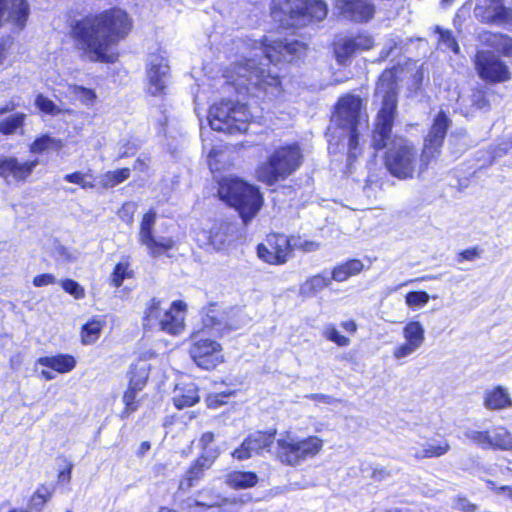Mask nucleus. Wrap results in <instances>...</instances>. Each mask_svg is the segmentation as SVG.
Returning a JSON list of instances; mask_svg holds the SVG:
<instances>
[{"label":"nucleus","mask_w":512,"mask_h":512,"mask_svg":"<svg viewBox=\"0 0 512 512\" xmlns=\"http://www.w3.org/2000/svg\"><path fill=\"white\" fill-rule=\"evenodd\" d=\"M396 110V95L386 91L382 107L376 117L371 145L376 151L386 149L384 158L386 169L392 176L406 180L413 178L417 168L420 173L425 171L429 163L440 155L451 120L444 111L437 113L424 139L419 158L418 150L409 140L392 135Z\"/></svg>","instance_id":"obj_1"},{"label":"nucleus","mask_w":512,"mask_h":512,"mask_svg":"<svg viewBox=\"0 0 512 512\" xmlns=\"http://www.w3.org/2000/svg\"><path fill=\"white\" fill-rule=\"evenodd\" d=\"M234 45L242 50L241 56L225 69L224 77L237 89H245L252 94L277 90L280 75L276 66L297 61L306 52V44L288 38L269 40L264 37L260 41L238 39Z\"/></svg>","instance_id":"obj_2"},{"label":"nucleus","mask_w":512,"mask_h":512,"mask_svg":"<svg viewBox=\"0 0 512 512\" xmlns=\"http://www.w3.org/2000/svg\"><path fill=\"white\" fill-rule=\"evenodd\" d=\"M131 28L129 15L120 8H111L73 20L70 36L75 48L90 61L112 63L110 48L124 39Z\"/></svg>","instance_id":"obj_3"},{"label":"nucleus","mask_w":512,"mask_h":512,"mask_svg":"<svg viewBox=\"0 0 512 512\" xmlns=\"http://www.w3.org/2000/svg\"><path fill=\"white\" fill-rule=\"evenodd\" d=\"M219 198L234 208L244 225L261 210L264 198L259 188L234 176L223 177L218 183Z\"/></svg>","instance_id":"obj_4"},{"label":"nucleus","mask_w":512,"mask_h":512,"mask_svg":"<svg viewBox=\"0 0 512 512\" xmlns=\"http://www.w3.org/2000/svg\"><path fill=\"white\" fill-rule=\"evenodd\" d=\"M362 100L358 96L347 95L342 97L336 106L333 121L346 132L347 158L349 164L361 154L359 145V127L363 125ZM345 138V136H343Z\"/></svg>","instance_id":"obj_5"},{"label":"nucleus","mask_w":512,"mask_h":512,"mask_svg":"<svg viewBox=\"0 0 512 512\" xmlns=\"http://www.w3.org/2000/svg\"><path fill=\"white\" fill-rule=\"evenodd\" d=\"M303 155L297 143L277 148L257 169L258 180L271 186L292 175L301 165Z\"/></svg>","instance_id":"obj_6"},{"label":"nucleus","mask_w":512,"mask_h":512,"mask_svg":"<svg viewBox=\"0 0 512 512\" xmlns=\"http://www.w3.org/2000/svg\"><path fill=\"white\" fill-rule=\"evenodd\" d=\"M249 322L241 309H221L217 303H210L202 309V328L196 333L205 336L222 337L238 330Z\"/></svg>","instance_id":"obj_7"},{"label":"nucleus","mask_w":512,"mask_h":512,"mask_svg":"<svg viewBox=\"0 0 512 512\" xmlns=\"http://www.w3.org/2000/svg\"><path fill=\"white\" fill-rule=\"evenodd\" d=\"M251 113L246 104L222 100L209 109L208 120L215 131L229 134L243 133L248 129Z\"/></svg>","instance_id":"obj_8"},{"label":"nucleus","mask_w":512,"mask_h":512,"mask_svg":"<svg viewBox=\"0 0 512 512\" xmlns=\"http://www.w3.org/2000/svg\"><path fill=\"white\" fill-rule=\"evenodd\" d=\"M323 441L317 436L300 438L287 433L277 440L276 455L285 465L297 466L315 457L322 449Z\"/></svg>","instance_id":"obj_9"},{"label":"nucleus","mask_w":512,"mask_h":512,"mask_svg":"<svg viewBox=\"0 0 512 512\" xmlns=\"http://www.w3.org/2000/svg\"><path fill=\"white\" fill-rule=\"evenodd\" d=\"M146 91L151 96H164L171 81V70L165 51L149 53L145 66Z\"/></svg>","instance_id":"obj_10"},{"label":"nucleus","mask_w":512,"mask_h":512,"mask_svg":"<svg viewBox=\"0 0 512 512\" xmlns=\"http://www.w3.org/2000/svg\"><path fill=\"white\" fill-rule=\"evenodd\" d=\"M191 338L193 342L189 354L199 368L211 370L223 362L222 347L217 341L196 332L192 334Z\"/></svg>","instance_id":"obj_11"},{"label":"nucleus","mask_w":512,"mask_h":512,"mask_svg":"<svg viewBox=\"0 0 512 512\" xmlns=\"http://www.w3.org/2000/svg\"><path fill=\"white\" fill-rule=\"evenodd\" d=\"M474 63L479 77L486 82L501 83L511 78L509 67L491 50L477 51Z\"/></svg>","instance_id":"obj_12"},{"label":"nucleus","mask_w":512,"mask_h":512,"mask_svg":"<svg viewBox=\"0 0 512 512\" xmlns=\"http://www.w3.org/2000/svg\"><path fill=\"white\" fill-rule=\"evenodd\" d=\"M473 13L484 24L512 26V6L505 0H476Z\"/></svg>","instance_id":"obj_13"},{"label":"nucleus","mask_w":512,"mask_h":512,"mask_svg":"<svg viewBox=\"0 0 512 512\" xmlns=\"http://www.w3.org/2000/svg\"><path fill=\"white\" fill-rule=\"evenodd\" d=\"M156 220V212L148 211L140 224L139 241L148 249L151 257L157 258L165 254L175 246V241L171 237H155L153 229Z\"/></svg>","instance_id":"obj_14"},{"label":"nucleus","mask_w":512,"mask_h":512,"mask_svg":"<svg viewBox=\"0 0 512 512\" xmlns=\"http://www.w3.org/2000/svg\"><path fill=\"white\" fill-rule=\"evenodd\" d=\"M374 46L372 36L358 34L356 36L340 37L333 43L335 59L340 65H347L359 52L369 50Z\"/></svg>","instance_id":"obj_15"},{"label":"nucleus","mask_w":512,"mask_h":512,"mask_svg":"<svg viewBox=\"0 0 512 512\" xmlns=\"http://www.w3.org/2000/svg\"><path fill=\"white\" fill-rule=\"evenodd\" d=\"M292 253L291 237L285 235H271L267 239L266 244L257 246L258 257L273 265H281L287 262Z\"/></svg>","instance_id":"obj_16"},{"label":"nucleus","mask_w":512,"mask_h":512,"mask_svg":"<svg viewBox=\"0 0 512 512\" xmlns=\"http://www.w3.org/2000/svg\"><path fill=\"white\" fill-rule=\"evenodd\" d=\"M304 0H272V17L284 26L299 27L303 25Z\"/></svg>","instance_id":"obj_17"},{"label":"nucleus","mask_w":512,"mask_h":512,"mask_svg":"<svg viewBox=\"0 0 512 512\" xmlns=\"http://www.w3.org/2000/svg\"><path fill=\"white\" fill-rule=\"evenodd\" d=\"M276 431H256L249 434L239 448L232 452V456L237 460H246L255 454H261L262 451L270 448L274 443Z\"/></svg>","instance_id":"obj_18"},{"label":"nucleus","mask_w":512,"mask_h":512,"mask_svg":"<svg viewBox=\"0 0 512 512\" xmlns=\"http://www.w3.org/2000/svg\"><path fill=\"white\" fill-rule=\"evenodd\" d=\"M334 8L339 17L356 23L369 21L375 12L370 0H336Z\"/></svg>","instance_id":"obj_19"},{"label":"nucleus","mask_w":512,"mask_h":512,"mask_svg":"<svg viewBox=\"0 0 512 512\" xmlns=\"http://www.w3.org/2000/svg\"><path fill=\"white\" fill-rule=\"evenodd\" d=\"M38 164V159L19 162L16 157L0 155V177L7 182L9 178L17 182L25 181Z\"/></svg>","instance_id":"obj_20"},{"label":"nucleus","mask_w":512,"mask_h":512,"mask_svg":"<svg viewBox=\"0 0 512 512\" xmlns=\"http://www.w3.org/2000/svg\"><path fill=\"white\" fill-rule=\"evenodd\" d=\"M425 330L418 321H410L403 328V336L406 342L397 347L393 353L396 359L405 358L417 351L425 340Z\"/></svg>","instance_id":"obj_21"},{"label":"nucleus","mask_w":512,"mask_h":512,"mask_svg":"<svg viewBox=\"0 0 512 512\" xmlns=\"http://www.w3.org/2000/svg\"><path fill=\"white\" fill-rule=\"evenodd\" d=\"M29 12V4L26 0H0V28L4 21L20 29L24 28Z\"/></svg>","instance_id":"obj_22"},{"label":"nucleus","mask_w":512,"mask_h":512,"mask_svg":"<svg viewBox=\"0 0 512 512\" xmlns=\"http://www.w3.org/2000/svg\"><path fill=\"white\" fill-rule=\"evenodd\" d=\"M214 461V456L201 454L187 469L180 479L178 491L188 492L197 486L203 479L205 471L208 470Z\"/></svg>","instance_id":"obj_23"},{"label":"nucleus","mask_w":512,"mask_h":512,"mask_svg":"<svg viewBox=\"0 0 512 512\" xmlns=\"http://www.w3.org/2000/svg\"><path fill=\"white\" fill-rule=\"evenodd\" d=\"M186 304L174 301L168 310L163 312L159 320L160 330L172 335L179 334L184 329V311Z\"/></svg>","instance_id":"obj_24"},{"label":"nucleus","mask_w":512,"mask_h":512,"mask_svg":"<svg viewBox=\"0 0 512 512\" xmlns=\"http://www.w3.org/2000/svg\"><path fill=\"white\" fill-rule=\"evenodd\" d=\"M480 42L505 57H512V37L507 34L484 31L479 35Z\"/></svg>","instance_id":"obj_25"},{"label":"nucleus","mask_w":512,"mask_h":512,"mask_svg":"<svg viewBox=\"0 0 512 512\" xmlns=\"http://www.w3.org/2000/svg\"><path fill=\"white\" fill-rule=\"evenodd\" d=\"M200 500H195L194 504L197 507L206 509H217L218 512H228V508L233 506L234 502L212 489H203L198 493Z\"/></svg>","instance_id":"obj_26"},{"label":"nucleus","mask_w":512,"mask_h":512,"mask_svg":"<svg viewBox=\"0 0 512 512\" xmlns=\"http://www.w3.org/2000/svg\"><path fill=\"white\" fill-rule=\"evenodd\" d=\"M200 401L198 387L195 383L178 384L174 390L173 402L176 408L183 409L195 405Z\"/></svg>","instance_id":"obj_27"},{"label":"nucleus","mask_w":512,"mask_h":512,"mask_svg":"<svg viewBox=\"0 0 512 512\" xmlns=\"http://www.w3.org/2000/svg\"><path fill=\"white\" fill-rule=\"evenodd\" d=\"M332 284L327 271L314 275L301 284L299 294L302 297H314L318 292Z\"/></svg>","instance_id":"obj_28"},{"label":"nucleus","mask_w":512,"mask_h":512,"mask_svg":"<svg viewBox=\"0 0 512 512\" xmlns=\"http://www.w3.org/2000/svg\"><path fill=\"white\" fill-rule=\"evenodd\" d=\"M38 363L58 373L70 372L76 366L75 358L69 354L41 357L38 359Z\"/></svg>","instance_id":"obj_29"},{"label":"nucleus","mask_w":512,"mask_h":512,"mask_svg":"<svg viewBox=\"0 0 512 512\" xmlns=\"http://www.w3.org/2000/svg\"><path fill=\"white\" fill-rule=\"evenodd\" d=\"M364 268V264L359 259H351L345 263L339 264L329 273L331 281L343 282L348 278L359 274Z\"/></svg>","instance_id":"obj_30"},{"label":"nucleus","mask_w":512,"mask_h":512,"mask_svg":"<svg viewBox=\"0 0 512 512\" xmlns=\"http://www.w3.org/2000/svg\"><path fill=\"white\" fill-rule=\"evenodd\" d=\"M484 405L489 410H501L512 407V399L508 391L499 386L486 393Z\"/></svg>","instance_id":"obj_31"},{"label":"nucleus","mask_w":512,"mask_h":512,"mask_svg":"<svg viewBox=\"0 0 512 512\" xmlns=\"http://www.w3.org/2000/svg\"><path fill=\"white\" fill-rule=\"evenodd\" d=\"M305 8L302 9L304 14L303 25L305 26L309 21H322L326 18L328 8L323 0H304Z\"/></svg>","instance_id":"obj_32"},{"label":"nucleus","mask_w":512,"mask_h":512,"mask_svg":"<svg viewBox=\"0 0 512 512\" xmlns=\"http://www.w3.org/2000/svg\"><path fill=\"white\" fill-rule=\"evenodd\" d=\"M258 482V476L250 471H233L226 476V483L235 489L253 487Z\"/></svg>","instance_id":"obj_33"},{"label":"nucleus","mask_w":512,"mask_h":512,"mask_svg":"<svg viewBox=\"0 0 512 512\" xmlns=\"http://www.w3.org/2000/svg\"><path fill=\"white\" fill-rule=\"evenodd\" d=\"M64 143L61 139L51 137L44 134L36 138L30 145V152L40 154L46 151H59L63 148Z\"/></svg>","instance_id":"obj_34"},{"label":"nucleus","mask_w":512,"mask_h":512,"mask_svg":"<svg viewBox=\"0 0 512 512\" xmlns=\"http://www.w3.org/2000/svg\"><path fill=\"white\" fill-rule=\"evenodd\" d=\"M489 448L512 450V435L502 427L489 431Z\"/></svg>","instance_id":"obj_35"},{"label":"nucleus","mask_w":512,"mask_h":512,"mask_svg":"<svg viewBox=\"0 0 512 512\" xmlns=\"http://www.w3.org/2000/svg\"><path fill=\"white\" fill-rule=\"evenodd\" d=\"M450 446L446 440L430 442L422 450H417L412 455L416 459L440 457L448 452Z\"/></svg>","instance_id":"obj_36"},{"label":"nucleus","mask_w":512,"mask_h":512,"mask_svg":"<svg viewBox=\"0 0 512 512\" xmlns=\"http://www.w3.org/2000/svg\"><path fill=\"white\" fill-rule=\"evenodd\" d=\"M53 494V489L48 486L42 484L37 488V490L31 496L29 506L35 512H41L44 508L45 504L50 500Z\"/></svg>","instance_id":"obj_37"},{"label":"nucleus","mask_w":512,"mask_h":512,"mask_svg":"<svg viewBox=\"0 0 512 512\" xmlns=\"http://www.w3.org/2000/svg\"><path fill=\"white\" fill-rule=\"evenodd\" d=\"M468 147L466 131L452 132L448 138V149L454 157H459Z\"/></svg>","instance_id":"obj_38"},{"label":"nucleus","mask_w":512,"mask_h":512,"mask_svg":"<svg viewBox=\"0 0 512 512\" xmlns=\"http://www.w3.org/2000/svg\"><path fill=\"white\" fill-rule=\"evenodd\" d=\"M435 32L439 34L438 44L442 50H449L455 54L459 53L460 47L451 30L436 26Z\"/></svg>","instance_id":"obj_39"},{"label":"nucleus","mask_w":512,"mask_h":512,"mask_svg":"<svg viewBox=\"0 0 512 512\" xmlns=\"http://www.w3.org/2000/svg\"><path fill=\"white\" fill-rule=\"evenodd\" d=\"M163 312L160 308V301L156 298L150 300L149 305L145 311L144 326L154 328L159 326V320L162 317Z\"/></svg>","instance_id":"obj_40"},{"label":"nucleus","mask_w":512,"mask_h":512,"mask_svg":"<svg viewBox=\"0 0 512 512\" xmlns=\"http://www.w3.org/2000/svg\"><path fill=\"white\" fill-rule=\"evenodd\" d=\"M129 266L127 259L121 260L115 265L111 274V284L114 287H120L125 279L132 277L133 272L129 269Z\"/></svg>","instance_id":"obj_41"},{"label":"nucleus","mask_w":512,"mask_h":512,"mask_svg":"<svg viewBox=\"0 0 512 512\" xmlns=\"http://www.w3.org/2000/svg\"><path fill=\"white\" fill-rule=\"evenodd\" d=\"M102 323L98 320H92L82 327L81 337L84 344L94 343L102 331Z\"/></svg>","instance_id":"obj_42"},{"label":"nucleus","mask_w":512,"mask_h":512,"mask_svg":"<svg viewBox=\"0 0 512 512\" xmlns=\"http://www.w3.org/2000/svg\"><path fill=\"white\" fill-rule=\"evenodd\" d=\"M25 115L16 113L0 121V132L3 135L13 134L24 123Z\"/></svg>","instance_id":"obj_43"},{"label":"nucleus","mask_w":512,"mask_h":512,"mask_svg":"<svg viewBox=\"0 0 512 512\" xmlns=\"http://www.w3.org/2000/svg\"><path fill=\"white\" fill-rule=\"evenodd\" d=\"M149 373L146 367H134L129 372V387L141 391L146 385Z\"/></svg>","instance_id":"obj_44"},{"label":"nucleus","mask_w":512,"mask_h":512,"mask_svg":"<svg viewBox=\"0 0 512 512\" xmlns=\"http://www.w3.org/2000/svg\"><path fill=\"white\" fill-rule=\"evenodd\" d=\"M130 176L129 168H121L115 171H109L104 175L103 184L105 187H115L127 180Z\"/></svg>","instance_id":"obj_45"},{"label":"nucleus","mask_w":512,"mask_h":512,"mask_svg":"<svg viewBox=\"0 0 512 512\" xmlns=\"http://www.w3.org/2000/svg\"><path fill=\"white\" fill-rule=\"evenodd\" d=\"M138 392V390L133 389L132 387H128L124 392L123 402L125 404V408L121 413L122 418L128 417L138 409V402L136 401V395Z\"/></svg>","instance_id":"obj_46"},{"label":"nucleus","mask_w":512,"mask_h":512,"mask_svg":"<svg viewBox=\"0 0 512 512\" xmlns=\"http://www.w3.org/2000/svg\"><path fill=\"white\" fill-rule=\"evenodd\" d=\"M464 437L483 449L489 448V431L466 429L464 431Z\"/></svg>","instance_id":"obj_47"},{"label":"nucleus","mask_w":512,"mask_h":512,"mask_svg":"<svg viewBox=\"0 0 512 512\" xmlns=\"http://www.w3.org/2000/svg\"><path fill=\"white\" fill-rule=\"evenodd\" d=\"M470 105L476 110L488 111L490 109V102L487 97V92L483 90H474L470 95Z\"/></svg>","instance_id":"obj_48"},{"label":"nucleus","mask_w":512,"mask_h":512,"mask_svg":"<svg viewBox=\"0 0 512 512\" xmlns=\"http://www.w3.org/2000/svg\"><path fill=\"white\" fill-rule=\"evenodd\" d=\"M429 298L425 291H411L406 294L405 302L411 308H421L428 303Z\"/></svg>","instance_id":"obj_49"},{"label":"nucleus","mask_w":512,"mask_h":512,"mask_svg":"<svg viewBox=\"0 0 512 512\" xmlns=\"http://www.w3.org/2000/svg\"><path fill=\"white\" fill-rule=\"evenodd\" d=\"M35 105L39 110L46 114L57 115L60 113L58 106L52 100L43 96L42 94L37 95L35 99Z\"/></svg>","instance_id":"obj_50"},{"label":"nucleus","mask_w":512,"mask_h":512,"mask_svg":"<svg viewBox=\"0 0 512 512\" xmlns=\"http://www.w3.org/2000/svg\"><path fill=\"white\" fill-rule=\"evenodd\" d=\"M61 287L65 292L72 295L76 299H82L85 296L84 288L73 279H65L61 281Z\"/></svg>","instance_id":"obj_51"},{"label":"nucleus","mask_w":512,"mask_h":512,"mask_svg":"<svg viewBox=\"0 0 512 512\" xmlns=\"http://www.w3.org/2000/svg\"><path fill=\"white\" fill-rule=\"evenodd\" d=\"M292 241V251L294 249H299L304 252H314L320 248V244L315 241L304 240L300 237H291Z\"/></svg>","instance_id":"obj_52"},{"label":"nucleus","mask_w":512,"mask_h":512,"mask_svg":"<svg viewBox=\"0 0 512 512\" xmlns=\"http://www.w3.org/2000/svg\"><path fill=\"white\" fill-rule=\"evenodd\" d=\"M209 239H210V244L216 250L222 249L225 246V244L230 241L228 239L226 233L224 232V227L223 226H221L216 231H211V235H210Z\"/></svg>","instance_id":"obj_53"},{"label":"nucleus","mask_w":512,"mask_h":512,"mask_svg":"<svg viewBox=\"0 0 512 512\" xmlns=\"http://www.w3.org/2000/svg\"><path fill=\"white\" fill-rule=\"evenodd\" d=\"M481 253L482 249L478 247L463 250L457 255V262L461 263L463 261H474L480 258Z\"/></svg>","instance_id":"obj_54"},{"label":"nucleus","mask_w":512,"mask_h":512,"mask_svg":"<svg viewBox=\"0 0 512 512\" xmlns=\"http://www.w3.org/2000/svg\"><path fill=\"white\" fill-rule=\"evenodd\" d=\"M214 441V434L212 432H205L202 434L201 438L199 439V446L202 448L203 453L209 456H214V459L216 458V454L212 452L210 449L211 443Z\"/></svg>","instance_id":"obj_55"},{"label":"nucleus","mask_w":512,"mask_h":512,"mask_svg":"<svg viewBox=\"0 0 512 512\" xmlns=\"http://www.w3.org/2000/svg\"><path fill=\"white\" fill-rule=\"evenodd\" d=\"M13 45V38L10 36L0 37V65L6 60Z\"/></svg>","instance_id":"obj_56"},{"label":"nucleus","mask_w":512,"mask_h":512,"mask_svg":"<svg viewBox=\"0 0 512 512\" xmlns=\"http://www.w3.org/2000/svg\"><path fill=\"white\" fill-rule=\"evenodd\" d=\"M512 149V140H504L491 151L492 158H500Z\"/></svg>","instance_id":"obj_57"},{"label":"nucleus","mask_w":512,"mask_h":512,"mask_svg":"<svg viewBox=\"0 0 512 512\" xmlns=\"http://www.w3.org/2000/svg\"><path fill=\"white\" fill-rule=\"evenodd\" d=\"M76 95L86 105L91 104L96 98L95 92L92 89L85 87H78Z\"/></svg>","instance_id":"obj_58"},{"label":"nucleus","mask_w":512,"mask_h":512,"mask_svg":"<svg viewBox=\"0 0 512 512\" xmlns=\"http://www.w3.org/2000/svg\"><path fill=\"white\" fill-rule=\"evenodd\" d=\"M326 336L329 340L335 342L339 346H347L349 344V339L346 336L341 335L335 328L329 329Z\"/></svg>","instance_id":"obj_59"},{"label":"nucleus","mask_w":512,"mask_h":512,"mask_svg":"<svg viewBox=\"0 0 512 512\" xmlns=\"http://www.w3.org/2000/svg\"><path fill=\"white\" fill-rule=\"evenodd\" d=\"M54 283H56V277L49 273L37 275L33 279V285L35 287H43Z\"/></svg>","instance_id":"obj_60"},{"label":"nucleus","mask_w":512,"mask_h":512,"mask_svg":"<svg viewBox=\"0 0 512 512\" xmlns=\"http://www.w3.org/2000/svg\"><path fill=\"white\" fill-rule=\"evenodd\" d=\"M454 508L462 512H476L477 510L475 504L462 497L456 499Z\"/></svg>","instance_id":"obj_61"},{"label":"nucleus","mask_w":512,"mask_h":512,"mask_svg":"<svg viewBox=\"0 0 512 512\" xmlns=\"http://www.w3.org/2000/svg\"><path fill=\"white\" fill-rule=\"evenodd\" d=\"M391 476L390 471L385 468H374L371 477L375 481H383Z\"/></svg>","instance_id":"obj_62"},{"label":"nucleus","mask_w":512,"mask_h":512,"mask_svg":"<svg viewBox=\"0 0 512 512\" xmlns=\"http://www.w3.org/2000/svg\"><path fill=\"white\" fill-rule=\"evenodd\" d=\"M84 178V174H82L81 172H74V173H71V174H66L64 176V180L69 182V183H74V184H82V179Z\"/></svg>","instance_id":"obj_63"},{"label":"nucleus","mask_w":512,"mask_h":512,"mask_svg":"<svg viewBox=\"0 0 512 512\" xmlns=\"http://www.w3.org/2000/svg\"><path fill=\"white\" fill-rule=\"evenodd\" d=\"M224 396H221V395H216V396H213V397H209L207 399L208 401V407L210 408H217L219 405H221L223 403V398Z\"/></svg>","instance_id":"obj_64"}]
</instances>
